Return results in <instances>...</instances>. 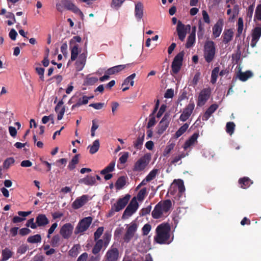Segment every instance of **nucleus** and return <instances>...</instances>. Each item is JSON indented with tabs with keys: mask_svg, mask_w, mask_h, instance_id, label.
Instances as JSON below:
<instances>
[{
	"mask_svg": "<svg viewBox=\"0 0 261 261\" xmlns=\"http://www.w3.org/2000/svg\"><path fill=\"white\" fill-rule=\"evenodd\" d=\"M151 228V225L149 224H146L142 228V232L143 235H147Z\"/></svg>",
	"mask_w": 261,
	"mask_h": 261,
	"instance_id": "nucleus-64",
	"label": "nucleus"
},
{
	"mask_svg": "<svg viewBox=\"0 0 261 261\" xmlns=\"http://www.w3.org/2000/svg\"><path fill=\"white\" fill-rule=\"evenodd\" d=\"M25 225L27 227H30L32 229H35L37 226L36 223L34 222V218L29 219Z\"/></svg>",
	"mask_w": 261,
	"mask_h": 261,
	"instance_id": "nucleus-63",
	"label": "nucleus"
},
{
	"mask_svg": "<svg viewBox=\"0 0 261 261\" xmlns=\"http://www.w3.org/2000/svg\"><path fill=\"white\" fill-rule=\"evenodd\" d=\"M211 94V90L210 88H204L199 93L197 105L198 107L204 106L210 98Z\"/></svg>",
	"mask_w": 261,
	"mask_h": 261,
	"instance_id": "nucleus-8",
	"label": "nucleus"
},
{
	"mask_svg": "<svg viewBox=\"0 0 261 261\" xmlns=\"http://www.w3.org/2000/svg\"><path fill=\"white\" fill-rule=\"evenodd\" d=\"M96 77L87 76L84 81V85H93L98 81Z\"/></svg>",
	"mask_w": 261,
	"mask_h": 261,
	"instance_id": "nucleus-48",
	"label": "nucleus"
},
{
	"mask_svg": "<svg viewBox=\"0 0 261 261\" xmlns=\"http://www.w3.org/2000/svg\"><path fill=\"white\" fill-rule=\"evenodd\" d=\"M238 182L240 185L241 188L243 189H247L253 184L251 180L248 177L240 178Z\"/></svg>",
	"mask_w": 261,
	"mask_h": 261,
	"instance_id": "nucleus-31",
	"label": "nucleus"
},
{
	"mask_svg": "<svg viewBox=\"0 0 261 261\" xmlns=\"http://www.w3.org/2000/svg\"><path fill=\"white\" fill-rule=\"evenodd\" d=\"M137 225L135 223H131L130 225L127 227L126 231L123 238V240L124 242L127 243L130 242L132 239L134 237L135 233L137 230Z\"/></svg>",
	"mask_w": 261,
	"mask_h": 261,
	"instance_id": "nucleus-13",
	"label": "nucleus"
},
{
	"mask_svg": "<svg viewBox=\"0 0 261 261\" xmlns=\"http://www.w3.org/2000/svg\"><path fill=\"white\" fill-rule=\"evenodd\" d=\"M174 182H176L178 186V195L179 196L182 194L185 191V187L184 184V181L181 179L174 180Z\"/></svg>",
	"mask_w": 261,
	"mask_h": 261,
	"instance_id": "nucleus-44",
	"label": "nucleus"
},
{
	"mask_svg": "<svg viewBox=\"0 0 261 261\" xmlns=\"http://www.w3.org/2000/svg\"><path fill=\"white\" fill-rule=\"evenodd\" d=\"M147 195V189L146 188H142L138 193L137 198L139 201H142L145 198V197Z\"/></svg>",
	"mask_w": 261,
	"mask_h": 261,
	"instance_id": "nucleus-49",
	"label": "nucleus"
},
{
	"mask_svg": "<svg viewBox=\"0 0 261 261\" xmlns=\"http://www.w3.org/2000/svg\"><path fill=\"white\" fill-rule=\"evenodd\" d=\"M194 108V102L191 100L189 103L184 109L182 113L179 117V120L182 122L187 121L193 113Z\"/></svg>",
	"mask_w": 261,
	"mask_h": 261,
	"instance_id": "nucleus-10",
	"label": "nucleus"
},
{
	"mask_svg": "<svg viewBox=\"0 0 261 261\" xmlns=\"http://www.w3.org/2000/svg\"><path fill=\"white\" fill-rule=\"evenodd\" d=\"M151 210V205H149L146 207L143 208L140 212V215L141 216H144L149 214Z\"/></svg>",
	"mask_w": 261,
	"mask_h": 261,
	"instance_id": "nucleus-58",
	"label": "nucleus"
},
{
	"mask_svg": "<svg viewBox=\"0 0 261 261\" xmlns=\"http://www.w3.org/2000/svg\"><path fill=\"white\" fill-rule=\"evenodd\" d=\"M87 59V55L85 53L80 55L77 61L75 62L76 68L78 71L82 70L84 68Z\"/></svg>",
	"mask_w": 261,
	"mask_h": 261,
	"instance_id": "nucleus-21",
	"label": "nucleus"
},
{
	"mask_svg": "<svg viewBox=\"0 0 261 261\" xmlns=\"http://www.w3.org/2000/svg\"><path fill=\"white\" fill-rule=\"evenodd\" d=\"M170 225L168 223H164L158 225L156 228V235L154 241L158 244H169L170 238Z\"/></svg>",
	"mask_w": 261,
	"mask_h": 261,
	"instance_id": "nucleus-1",
	"label": "nucleus"
},
{
	"mask_svg": "<svg viewBox=\"0 0 261 261\" xmlns=\"http://www.w3.org/2000/svg\"><path fill=\"white\" fill-rule=\"evenodd\" d=\"M92 218L91 217H87L82 219L78 223L74 230V233L77 234L82 233L86 231L89 227L92 222Z\"/></svg>",
	"mask_w": 261,
	"mask_h": 261,
	"instance_id": "nucleus-4",
	"label": "nucleus"
},
{
	"mask_svg": "<svg viewBox=\"0 0 261 261\" xmlns=\"http://www.w3.org/2000/svg\"><path fill=\"white\" fill-rule=\"evenodd\" d=\"M99 146V140H95L92 145H90L88 147V148H89V152L92 154L95 153L98 150Z\"/></svg>",
	"mask_w": 261,
	"mask_h": 261,
	"instance_id": "nucleus-35",
	"label": "nucleus"
},
{
	"mask_svg": "<svg viewBox=\"0 0 261 261\" xmlns=\"http://www.w3.org/2000/svg\"><path fill=\"white\" fill-rule=\"evenodd\" d=\"M254 5L255 3H253L252 5L249 6L247 10V17L249 18V20H251L252 19L253 12H254Z\"/></svg>",
	"mask_w": 261,
	"mask_h": 261,
	"instance_id": "nucleus-51",
	"label": "nucleus"
},
{
	"mask_svg": "<svg viewBox=\"0 0 261 261\" xmlns=\"http://www.w3.org/2000/svg\"><path fill=\"white\" fill-rule=\"evenodd\" d=\"M252 73L250 71H247L245 72H240L238 75L239 80L242 82L246 81L249 78L252 76Z\"/></svg>",
	"mask_w": 261,
	"mask_h": 261,
	"instance_id": "nucleus-36",
	"label": "nucleus"
},
{
	"mask_svg": "<svg viewBox=\"0 0 261 261\" xmlns=\"http://www.w3.org/2000/svg\"><path fill=\"white\" fill-rule=\"evenodd\" d=\"M12 255L13 252L9 248H6L2 252V261H7Z\"/></svg>",
	"mask_w": 261,
	"mask_h": 261,
	"instance_id": "nucleus-39",
	"label": "nucleus"
},
{
	"mask_svg": "<svg viewBox=\"0 0 261 261\" xmlns=\"http://www.w3.org/2000/svg\"><path fill=\"white\" fill-rule=\"evenodd\" d=\"M175 144L174 143H170L169 144H168L163 152V154L164 156L167 155L168 154H169L172 150L173 149L174 147Z\"/></svg>",
	"mask_w": 261,
	"mask_h": 261,
	"instance_id": "nucleus-57",
	"label": "nucleus"
},
{
	"mask_svg": "<svg viewBox=\"0 0 261 261\" xmlns=\"http://www.w3.org/2000/svg\"><path fill=\"white\" fill-rule=\"evenodd\" d=\"M235 124L233 122H227L226 126V131L230 135H232L234 130Z\"/></svg>",
	"mask_w": 261,
	"mask_h": 261,
	"instance_id": "nucleus-50",
	"label": "nucleus"
},
{
	"mask_svg": "<svg viewBox=\"0 0 261 261\" xmlns=\"http://www.w3.org/2000/svg\"><path fill=\"white\" fill-rule=\"evenodd\" d=\"M218 105L216 103L212 104L205 112L202 116V119L203 121H207L212 115L217 110Z\"/></svg>",
	"mask_w": 261,
	"mask_h": 261,
	"instance_id": "nucleus-20",
	"label": "nucleus"
},
{
	"mask_svg": "<svg viewBox=\"0 0 261 261\" xmlns=\"http://www.w3.org/2000/svg\"><path fill=\"white\" fill-rule=\"evenodd\" d=\"M126 184V177L124 176L118 178L115 183V187L117 190L122 189Z\"/></svg>",
	"mask_w": 261,
	"mask_h": 261,
	"instance_id": "nucleus-40",
	"label": "nucleus"
},
{
	"mask_svg": "<svg viewBox=\"0 0 261 261\" xmlns=\"http://www.w3.org/2000/svg\"><path fill=\"white\" fill-rule=\"evenodd\" d=\"M36 72L39 75V78L42 81H44V73L45 69L42 67H36Z\"/></svg>",
	"mask_w": 261,
	"mask_h": 261,
	"instance_id": "nucleus-59",
	"label": "nucleus"
},
{
	"mask_svg": "<svg viewBox=\"0 0 261 261\" xmlns=\"http://www.w3.org/2000/svg\"><path fill=\"white\" fill-rule=\"evenodd\" d=\"M233 32L231 29L225 30L222 35L223 42L224 44L228 43L232 39Z\"/></svg>",
	"mask_w": 261,
	"mask_h": 261,
	"instance_id": "nucleus-26",
	"label": "nucleus"
},
{
	"mask_svg": "<svg viewBox=\"0 0 261 261\" xmlns=\"http://www.w3.org/2000/svg\"><path fill=\"white\" fill-rule=\"evenodd\" d=\"M96 179L94 176L87 175L85 177L79 179L80 184H83L87 186H92L96 184Z\"/></svg>",
	"mask_w": 261,
	"mask_h": 261,
	"instance_id": "nucleus-23",
	"label": "nucleus"
},
{
	"mask_svg": "<svg viewBox=\"0 0 261 261\" xmlns=\"http://www.w3.org/2000/svg\"><path fill=\"white\" fill-rule=\"evenodd\" d=\"M195 27L192 28V31L190 35L188 36L187 43L186 44V47L187 48L192 47L195 42Z\"/></svg>",
	"mask_w": 261,
	"mask_h": 261,
	"instance_id": "nucleus-28",
	"label": "nucleus"
},
{
	"mask_svg": "<svg viewBox=\"0 0 261 261\" xmlns=\"http://www.w3.org/2000/svg\"><path fill=\"white\" fill-rule=\"evenodd\" d=\"M223 21L222 19H219L214 24L213 28V35L216 38L220 36L223 29Z\"/></svg>",
	"mask_w": 261,
	"mask_h": 261,
	"instance_id": "nucleus-19",
	"label": "nucleus"
},
{
	"mask_svg": "<svg viewBox=\"0 0 261 261\" xmlns=\"http://www.w3.org/2000/svg\"><path fill=\"white\" fill-rule=\"evenodd\" d=\"M124 1L125 0H112L111 6L116 9H118Z\"/></svg>",
	"mask_w": 261,
	"mask_h": 261,
	"instance_id": "nucleus-53",
	"label": "nucleus"
},
{
	"mask_svg": "<svg viewBox=\"0 0 261 261\" xmlns=\"http://www.w3.org/2000/svg\"><path fill=\"white\" fill-rule=\"evenodd\" d=\"M89 196L83 195L77 197L72 203V207L74 210H77L84 205L88 201Z\"/></svg>",
	"mask_w": 261,
	"mask_h": 261,
	"instance_id": "nucleus-17",
	"label": "nucleus"
},
{
	"mask_svg": "<svg viewBox=\"0 0 261 261\" xmlns=\"http://www.w3.org/2000/svg\"><path fill=\"white\" fill-rule=\"evenodd\" d=\"M81 249V246L80 244L74 245L73 246L69 251V255L73 257H75L79 253V251Z\"/></svg>",
	"mask_w": 261,
	"mask_h": 261,
	"instance_id": "nucleus-37",
	"label": "nucleus"
},
{
	"mask_svg": "<svg viewBox=\"0 0 261 261\" xmlns=\"http://www.w3.org/2000/svg\"><path fill=\"white\" fill-rule=\"evenodd\" d=\"M130 197L131 196L127 194L124 197L119 198L117 202L112 205L113 208L115 210L116 212L123 210L128 203Z\"/></svg>",
	"mask_w": 261,
	"mask_h": 261,
	"instance_id": "nucleus-11",
	"label": "nucleus"
},
{
	"mask_svg": "<svg viewBox=\"0 0 261 261\" xmlns=\"http://www.w3.org/2000/svg\"><path fill=\"white\" fill-rule=\"evenodd\" d=\"M170 114L169 113H166L158 125V134L159 135L162 134L167 128L170 122Z\"/></svg>",
	"mask_w": 261,
	"mask_h": 261,
	"instance_id": "nucleus-12",
	"label": "nucleus"
},
{
	"mask_svg": "<svg viewBox=\"0 0 261 261\" xmlns=\"http://www.w3.org/2000/svg\"><path fill=\"white\" fill-rule=\"evenodd\" d=\"M73 226L69 223L63 225L60 230V233L65 239H68L71 236Z\"/></svg>",
	"mask_w": 261,
	"mask_h": 261,
	"instance_id": "nucleus-15",
	"label": "nucleus"
},
{
	"mask_svg": "<svg viewBox=\"0 0 261 261\" xmlns=\"http://www.w3.org/2000/svg\"><path fill=\"white\" fill-rule=\"evenodd\" d=\"M256 26L254 28L251 32L252 39L250 46L253 48L256 46V43L261 37V23H256Z\"/></svg>",
	"mask_w": 261,
	"mask_h": 261,
	"instance_id": "nucleus-9",
	"label": "nucleus"
},
{
	"mask_svg": "<svg viewBox=\"0 0 261 261\" xmlns=\"http://www.w3.org/2000/svg\"><path fill=\"white\" fill-rule=\"evenodd\" d=\"M61 2L67 10H70L74 13L82 14L81 11L71 1L62 0Z\"/></svg>",
	"mask_w": 261,
	"mask_h": 261,
	"instance_id": "nucleus-18",
	"label": "nucleus"
},
{
	"mask_svg": "<svg viewBox=\"0 0 261 261\" xmlns=\"http://www.w3.org/2000/svg\"><path fill=\"white\" fill-rule=\"evenodd\" d=\"M164 212L161 207V204L158 203L154 207V210L152 212V217L154 219H159L163 215Z\"/></svg>",
	"mask_w": 261,
	"mask_h": 261,
	"instance_id": "nucleus-32",
	"label": "nucleus"
},
{
	"mask_svg": "<svg viewBox=\"0 0 261 261\" xmlns=\"http://www.w3.org/2000/svg\"><path fill=\"white\" fill-rule=\"evenodd\" d=\"M149 163L148 160L145 156L140 158L134 164L133 170L135 172H140L143 171Z\"/></svg>",
	"mask_w": 261,
	"mask_h": 261,
	"instance_id": "nucleus-16",
	"label": "nucleus"
},
{
	"mask_svg": "<svg viewBox=\"0 0 261 261\" xmlns=\"http://www.w3.org/2000/svg\"><path fill=\"white\" fill-rule=\"evenodd\" d=\"M135 14L136 17L139 20H141L143 15V5L142 3L138 2L135 5Z\"/></svg>",
	"mask_w": 261,
	"mask_h": 261,
	"instance_id": "nucleus-25",
	"label": "nucleus"
},
{
	"mask_svg": "<svg viewBox=\"0 0 261 261\" xmlns=\"http://www.w3.org/2000/svg\"><path fill=\"white\" fill-rule=\"evenodd\" d=\"M115 162H111L108 166L105 167L103 170L100 171L101 174H106L107 173L111 172L114 170L115 169Z\"/></svg>",
	"mask_w": 261,
	"mask_h": 261,
	"instance_id": "nucleus-43",
	"label": "nucleus"
},
{
	"mask_svg": "<svg viewBox=\"0 0 261 261\" xmlns=\"http://www.w3.org/2000/svg\"><path fill=\"white\" fill-rule=\"evenodd\" d=\"M139 206L136 197H133L125 210L122 216V219H125L130 217L137 210Z\"/></svg>",
	"mask_w": 261,
	"mask_h": 261,
	"instance_id": "nucleus-6",
	"label": "nucleus"
},
{
	"mask_svg": "<svg viewBox=\"0 0 261 261\" xmlns=\"http://www.w3.org/2000/svg\"><path fill=\"white\" fill-rule=\"evenodd\" d=\"M103 227H98L96 231L94 233V240L97 241L99 240L98 239L101 237L103 232Z\"/></svg>",
	"mask_w": 261,
	"mask_h": 261,
	"instance_id": "nucleus-55",
	"label": "nucleus"
},
{
	"mask_svg": "<svg viewBox=\"0 0 261 261\" xmlns=\"http://www.w3.org/2000/svg\"><path fill=\"white\" fill-rule=\"evenodd\" d=\"M189 127L188 123H185L183 125L179 127L175 134V137L178 138L184 134Z\"/></svg>",
	"mask_w": 261,
	"mask_h": 261,
	"instance_id": "nucleus-42",
	"label": "nucleus"
},
{
	"mask_svg": "<svg viewBox=\"0 0 261 261\" xmlns=\"http://www.w3.org/2000/svg\"><path fill=\"white\" fill-rule=\"evenodd\" d=\"M220 68L219 67H215L212 71L211 82L214 84L216 83L218 74H219Z\"/></svg>",
	"mask_w": 261,
	"mask_h": 261,
	"instance_id": "nucleus-38",
	"label": "nucleus"
},
{
	"mask_svg": "<svg viewBox=\"0 0 261 261\" xmlns=\"http://www.w3.org/2000/svg\"><path fill=\"white\" fill-rule=\"evenodd\" d=\"M29 249V247L26 244L20 245L17 250V253L19 254H24Z\"/></svg>",
	"mask_w": 261,
	"mask_h": 261,
	"instance_id": "nucleus-56",
	"label": "nucleus"
},
{
	"mask_svg": "<svg viewBox=\"0 0 261 261\" xmlns=\"http://www.w3.org/2000/svg\"><path fill=\"white\" fill-rule=\"evenodd\" d=\"M96 241V243L94 245L92 250V253L95 255L98 254L100 251L103 243V240L101 239L98 240Z\"/></svg>",
	"mask_w": 261,
	"mask_h": 261,
	"instance_id": "nucleus-33",
	"label": "nucleus"
},
{
	"mask_svg": "<svg viewBox=\"0 0 261 261\" xmlns=\"http://www.w3.org/2000/svg\"><path fill=\"white\" fill-rule=\"evenodd\" d=\"M82 40L81 37L79 36H74L70 41L69 45L71 49V57L70 60L71 61H75L78 56V55L81 52V49L79 48V45L76 42H81Z\"/></svg>",
	"mask_w": 261,
	"mask_h": 261,
	"instance_id": "nucleus-3",
	"label": "nucleus"
},
{
	"mask_svg": "<svg viewBox=\"0 0 261 261\" xmlns=\"http://www.w3.org/2000/svg\"><path fill=\"white\" fill-rule=\"evenodd\" d=\"M145 134L143 133L138 135L137 139L133 142V146L137 150H141L144 140Z\"/></svg>",
	"mask_w": 261,
	"mask_h": 261,
	"instance_id": "nucleus-24",
	"label": "nucleus"
},
{
	"mask_svg": "<svg viewBox=\"0 0 261 261\" xmlns=\"http://www.w3.org/2000/svg\"><path fill=\"white\" fill-rule=\"evenodd\" d=\"M187 28L190 29V25H187V26H185V25L182 23L180 20L177 22L176 31L178 38L181 41H183L185 39L186 36L187 35Z\"/></svg>",
	"mask_w": 261,
	"mask_h": 261,
	"instance_id": "nucleus-14",
	"label": "nucleus"
},
{
	"mask_svg": "<svg viewBox=\"0 0 261 261\" xmlns=\"http://www.w3.org/2000/svg\"><path fill=\"white\" fill-rule=\"evenodd\" d=\"M49 220L44 214H39L36 218L37 226H45L49 223Z\"/></svg>",
	"mask_w": 261,
	"mask_h": 261,
	"instance_id": "nucleus-22",
	"label": "nucleus"
},
{
	"mask_svg": "<svg viewBox=\"0 0 261 261\" xmlns=\"http://www.w3.org/2000/svg\"><path fill=\"white\" fill-rule=\"evenodd\" d=\"M27 242L30 243H40L41 242V235L37 234L34 236H31L28 238Z\"/></svg>",
	"mask_w": 261,
	"mask_h": 261,
	"instance_id": "nucleus-41",
	"label": "nucleus"
},
{
	"mask_svg": "<svg viewBox=\"0 0 261 261\" xmlns=\"http://www.w3.org/2000/svg\"><path fill=\"white\" fill-rule=\"evenodd\" d=\"M136 73H133L131 75H130L129 76H128L127 77H126L122 86H124V85H126L127 86L128 85V84L129 83L130 85H131V86H134V79L136 77Z\"/></svg>",
	"mask_w": 261,
	"mask_h": 261,
	"instance_id": "nucleus-46",
	"label": "nucleus"
},
{
	"mask_svg": "<svg viewBox=\"0 0 261 261\" xmlns=\"http://www.w3.org/2000/svg\"><path fill=\"white\" fill-rule=\"evenodd\" d=\"M161 204V207L164 213H168L172 207V202L170 199H167L158 203Z\"/></svg>",
	"mask_w": 261,
	"mask_h": 261,
	"instance_id": "nucleus-30",
	"label": "nucleus"
},
{
	"mask_svg": "<svg viewBox=\"0 0 261 261\" xmlns=\"http://www.w3.org/2000/svg\"><path fill=\"white\" fill-rule=\"evenodd\" d=\"M15 162V160L13 158H7L3 163V167L4 168L8 169L9 167L13 164Z\"/></svg>",
	"mask_w": 261,
	"mask_h": 261,
	"instance_id": "nucleus-54",
	"label": "nucleus"
},
{
	"mask_svg": "<svg viewBox=\"0 0 261 261\" xmlns=\"http://www.w3.org/2000/svg\"><path fill=\"white\" fill-rule=\"evenodd\" d=\"M158 172V169H153L146 176L147 180H148L149 181H150L151 180H153L155 177Z\"/></svg>",
	"mask_w": 261,
	"mask_h": 261,
	"instance_id": "nucleus-52",
	"label": "nucleus"
},
{
	"mask_svg": "<svg viewBox=\"0 0 261 261\" xmlns=\"http://www.w3.org/2000/svg\"><path fill=\"white\" fill-rule=\"evenodd\" d=\"M199 136V134L195 133H194L190 138L187 140L184 145V148L185 149H187L192 145H194L195 143L197 141V139Z\"/></svg>",
	"mask_w": 261,
	"mask_h": 261,
	"instance_id": "nucleus-27",
	"label": "nucleus"
},
{
	"mask_svg": "<svg viewBox=\"0 0 261 261\" xmlns=\"http://www.w3.org/2000/svg\"><path fill=\"white\" fill-rule=\"evenodd\" d=\"M184 55V51H181L174 57L171 64V71L173 74H177L180 71L182 65Z\"/></svg>",
	"mask_w": 261,
	"mask_h": 261,
	"instance_id": "nucleus-5",
	"label": "nucleus"
},
{
	"mask_svg": "<svg viewBox=\"0 0 261 261\" xmlns=\"http://www.w3.org/2000/svg\"><path fill=\"white\" fill-rule=\"evenodd\" d=\"M216 53V44L212 40L205 41L203 47V57L205 62L210 63L215 58Z\"/></svg>",
	"mask_w": 261,
	"mask_h": 261,
	"instance_id": "nucleus-2",
	"label": "nucleus"
},
{
	"mask_svg": "<svg viewBox=\"0 0 261 261\" xmlns=\"http://www.w3.org/2000/svg\"><path fill=\"white\" fill-rule=\"evenodd\" d=\"M126 67V65H119L111 67L107 70V73L113 75L118 73Z\"/></svg>",
	"mask_w": 261,
	"mask_h": 261,
	"instance_id": "nucleus-29",
	"label": "nucleus"
},
{
	"mask_svg": "<svg viewBox=\"0 0 261 261\" xmlns=\"http://www.w3.org/2000/svg\"><path fill=\"white\" fill-rule=\"evenodd\" d=\"M104 106L105 103L103 102L94 103L89 105V107H92L96 110H100Z\"/></svg>",
	"mask_w": 261,
	"mask_h": 261,
	"instance_id": "nucleus-61",
	"label": "nucleus"
},
{
	"mask_svg": "<svg viewBox=\"0 0 261 261\" xmlns=\"http://www.w3.org/2000/svg\"><path fill=\"white\" fill-rule=\"evenodd\" d=\"M243 27L244 24L243 18L240 17L238 21V28L236 37H239L241 36L243 32Z\"/></svg>",
	"mask_w": 261,
	"mask_h": 261,
	"instance_id": "nucleus-45",
	"label": "nucleus"
},
{
	"mask_svg": "<svg viewBox=\"0 0 261 261\" xmlns=\"http://www.w3.org/2000/svg\"><path fill=\"white\" fill-rule=\"evenodd\" d=\"M50 244L53 247H58L60 244V237L58 235H55L52 238Z\"/></svg>",
	"mask_w": 261,
	"mask_h": 261,
	"instance_id": "nucleus-47",
	"label": "nucleus"
},
{
	"mask_svg": "<svg viewBox=\"0 0 261 261\" xmlns=\"http://www.w3.org/2000/svg\"><path fill=\"white\" fill-rule=\"evenodd\" d=\"M129 156V153L127 152H124L122 156H121L119 161L121 164H124L127 162V159Z\"/></svg>",
	"mask_w": 261,
	"mask_h": 261,
	"instance_id": "nucleus-62",
	"label": "nucleus"
},
{
	"mask_svg": "<svg viewBox=\"0 0 261 261\" xmlns=\"http://www.w3.org/2000/svg\"><path fill=\"white\" fill-rule=\"evenodd\" d=\"M119 258V251L118 248L114 245L107 251L103 261H118Z\"/></svg>",
	"mask_w": 261,
	"mask_h": 261,
	"instance_id": "nucleus-7",
	"label": "nucleus"
},
{
	"mask_svg": "<svg viewBox=\"0 0 261 261\" xmlns=\"http://www.w3.org/2000/svg\"><path fill=\"white\" fill-rule=\"evenodd\" d=\"M79 156H80L79 154L75 155L72 158L71 160L69 162V164L68 165V169L70 171H72L75 168L76 165L79 162Z\"/></svg>",
	"mask_w": 261,
	"mask_h": 261,
	"instance_id": "nucleus-34",
	"label": "nucleus"
},
{
	"mask_svg": "<svg viewBox=\"0 0 261 261\" xmlns=\"http://www.w3.org/2000/svg\"><path fill=\"white\" fill-rule=\"evenodd\" d=\"M149 117L150 118L147 125V127L148 128H149L151 127L154 126L156 123L155 118L154 115H152L151 114L149 116Z\"/></svg>",
	"mask_w": 261,
	"mask_h": 261,
	"instance_id": "nucleus-60",
	"label": "nucleus"
}]
</instances>
